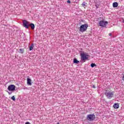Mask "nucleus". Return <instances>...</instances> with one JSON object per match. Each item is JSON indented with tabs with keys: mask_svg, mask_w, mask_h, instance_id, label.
Masks as SVG:
<instances>
[{
	"mask_svg": "<svg viewBox=\"0 0 124 124\" xmlns=\"http://www.w3.org/2000/svg\"><path fill=\"white\" fill-rule=\"evenodd\" d=\"M93 89H95V86L93 85Z\"/></svg>",
	"mask_w": 124,
	"mask_h": 124,
	"instance_id": "obj_22",
	"label": "nucleus"
},
{
	"mask_svg": "<svg viewBox=\"0 0 124 124\" xmlns=\"http://www.w3.org/2000/svg\"><path fill=\"white\" fill-rule=\"evenodd\" d=\"M33 44H32L31 46H29L30 51H31L33 49Z\"/></svg>",
	"mask_w": 124,
	"mask_h": 124,
	"instance_id": "obj_13",
	"label": "nucleus"
},
{
	"mask_svg": "<svg viewBox=\"0 0 124 124\" xmlns=\"http://www.w3.org/2000/svg\"><path fill=\"white\" fill-rule=\"evenodd\" d=\"M16 88V87L15 86V85L12 84L9 85L8 87V90L9 91V92H14V91H15V89Z\"/></svg>",
	"mask_w": 124,
	"mask_h": 124,
	"instance_id": "obj_7",
	"label": "nucleus"
},
{
	"mask_svg": "<svg viewBox=\"0 0 124 124\" xmlns=\"http://www.w3.org/2000/svg\"><path fill=\"white\" fill-rule=\"evenodd\" d=\"M67 3H71V1H70L69 0H68L67 1Z\"/></svg>",
	"mask_w": 124,
	"mask_h": 124,
	"instance_id": "obj_18",
	"label": "nucleus"
},
{
	"mask_svg": "<svg viewBox=\"0 0 124 124\" xmlns=\"http://www.w3.org/2000/svg\"><path fill=\"white\" fill-rule=\"evenodd\" d=\"M119 104H114V105H113V108H114V109H119Z\"/></svg>",
	"mask_w": 124,
	"mask_h": 124,
	"instance_id": "obj_11",
	"label": "nucleus"
},
{
	"mask_svg": "<svg viewBox=\"0 0 124 124\" xmlns=\"http://www.w3.org/2000/svg\"><path fill=\"white\" fill-rule=\"evenodd\" d=\"M19 51H20V53H21L22 54L24 53V50H23L22 49H20Z\"/></svg>",
	"mask_w": 124,
	"mask_h": 124,
	"instance_id": "obj_16",
	"label": "nucleus"
},
{
	"mask_svg": "<svg viewBox=\"0 0 124 124\" xmlns=\"http://www.w3.org/2000/svg\"><path fill=\"white\" fill-rule=\"evenodd\" d=\"M105 94L108 99H111V98L114 96V92H108L106 91L105 92Z\"/></svg>",
	"mask_w": 124,
	"mask_h": 124,
	"instance_id": "obj_2",
	"label": "nucleus"
},
{
	"mask_svg": "<svg viewBox=\"0 0 124 124\" xmlns=\"http://www.w3.org/2000/svg\"><path fill=\"white\" fill-rule=\"evenodd\" d=\"M11 99H12V100H13L14 101H15V96H13L11 97Z\"/></svg>",
	"mask_w": 124,
	"mask_h": 124,
	"instance_id": "obj_17",
	"label": "nucleus"
},
{
	"mask_svg": "<svg viewBox=\"0 0 124 124\" xmlns=\"http://www.w3.org/2000/svg\"><path fill=\"white\" fill-rule=\"evenodd\" d=\"M8 93L9 94H11V93H11V92H8Z\"/></svg>",
	"mask_w": 124,
	"mask_h": 124,
	"instance_id": "obj_23",
	"label": "nucleus"
},
{
	"mask_svg": "<svg viewBox=\"0 0 124 124\" xmlns=\"http://www.w3.org/2000/svg\"><path fill=\"white\" fill-rule=\"evenodd\" d=\"M88 27H89L88 24H83L80 26L79 28V31H80V32H84L86 31H87L88 29Z\"/></svg>",
	"mask_w": 124,
	"mask_h": 124,
	"instance_id": "obj_3",
	"label": "nucleus"
},
{
	"mask_svg": "<svg viewBox=\"0 0 124 124\" xmlns=\"http://www.w3.org/2000/svg\"><path fill=\"white\" fill-rule=\"evenodd\" d=\"M87 119L90 122H93L95 120V115L94 114H88L87 116Z\"/></svg>",
	"mask_w": 124,
	"mask_h": 124,
	"instance_id": "obj_4",
	"label": "nucleus"
},
{
	"mask_svg": "<svg viewBox=\"0 0 124 124\" xmlns=\"http://www.w3.org/2000/svg\"><path fill=\"white\" fill-rule=\"evenodd\" d=\"M73 63H76L77 64L78 63H80V61L77 60V59L75 58L74 59Z\"/></svg>",
	"mask_w": 124,
	"mask_h": 124,
	"instance_id": "obj_9",
	"label": "nucleus"
},
{
	"mask_svg": "<svg viewBox=\"0 0 124 124\" xmlns=\"http://www.w3.org/2000/svg\"><path fill=\"white\" fill-rule=\"evenodd\" d=\"M107 24H108V22L104 21V19H102L99 23L100 27H103V28H104V27H106V26H107Z\"/></svg>",
	"mask_w": 124,
	"mask_h": 124,
	"instance_id": "obj_5",
	"label": "nucleus"
},
{
	"mask_svg": "<svg viewBox=\"0 0 124 124\" xmlns=\"http://www.w3.org/2000/svg\"><path fill=\"white\" fill-rule=\"evenodd\" d=\"M90 66H91V67H94V66H96V64L92 63L91 64Z\"/></svg>",
	"mask_w": 124,
	"mask_h": 124,
	"instance_id": "obj_14",
	"label": "nucleus"
},
{
	"mask_svg": "<svg viewBox=\"0 0 124 124\" xmlns=\"http://www.w3.org/2000/svg\"><path fill=\"white\" fill-rule=\"evenodd\" d=\"M95 6L96 8H98V6L97 4H95Z\"/></svg>",
	"mask_w": 124,
	"mask_h": 124,
	"instance_id": "obj_19",
	"label": "nucleus"
},
{
	"mask_svg": "<svg viewBox=\"0 0 124 124\" xmlns=\"http://www.w3.org/2000/svg\"><path fill=\"white\" fill-rule=\"evenodd\" d=\"M88 56L89 55L87 54L86 53L84 52V51H81V53H80L81 62H85L89 59Z\"/></svg>",
	"mask_w": 124,
	"mask_h": 124,
	"instance_id": "obj_1",
	"label": "nucleus"
},
{
	"mask_svg": "<svg viewBox=\"0 0 124 124\" xmlns=\"http://www.w3.org/2000/svg\"><path fill=\"white\" fill-rule=\"evenodd\" d=\"M22 24L23 27H24L25 29H29V27H30V22L26 20H24L23 21Z\"/></svg>",
	"mask_w": 124,
	"mask_h": 124,
	"instance_id": "obj_6",
	"label": "nucleus"
},
{
	"mask_svg": "<svg viewBox=\"0 0 124 124\" xmlns=\"http://www.w3.org/2000/svg\"><path fill=\"white\" fill-rule=\"evenodd\" d=\"M25 124H31V123H30L29 122H27L25 123Z\"/></svg>",
	"mask_w": 124,
	"mask_h": 124,
	"instance_id": "obj_20",
	"label": "nucleus"
},
{
	"mask_svg": "<svg viewBox=\"0 0 124 124\" xmlns=\"http://www.w3.org/2000/svg\"><path fill=\"white\" fill-rule=\"evenodd\" d=\"M112 6H113V7H114V8L118 7V2H113Z\"/></svg>",
	"mask_w": 124,
	"mask_h": 124,
	"instance_id": "obj_12",
	"label": "nucleus"
},
{
	"mask_svg": "<svg viewBox=\"0 0 124 124\" xmlns=\"http://www.w3.org/2000/svg\"><path fill=\"white\" fill-rule=\"evenodd\" d=\"M109 36H112V33H109Z\"/></svg>",
	"mask_w": 124,
	"mask_h": 124,
	"instance_id": "obj_21",
	"label": "nucleus"
},
{
	"mask_svg": "<svg viewBox=\"0 0 124 124\" xmlns=\"http://www.w3.org/2000/svg\"><path fill=\"white\" fill-rule=\"evenodd\" d=\"M86 4H87V3H86V2H83L82 4L83 7H85V6H86Z\"/></svg>",
	"mask_w": 124,
	"mask_h": 124,
	"instance_id": "obj_15",
	"label": "nucleus"
},
{
	"mask_svg": "<svg viewBox=\"0 0 124 124\" xmlns=\"http://www.w3.org/2000/svg\"><path fill=\"white\" fill-rule=\"evenodd\" d=\"M29 27H31V30H34L35 26L33 23H31L29 24Z\"/></svg>",
	"mask_w": 124,
	"mask_h": 124,
	"instance_id": "obj_8",
	"label": "nucleus"
},
{
	"mask_svg": "<svg viewBox=\"0 0 124 124\" xmlns=\"http://www.w3.org/2000/svg\"><path fill=\"white\" fill-rule=\"evenodd\" d=\"M31 79L30 78H27V84L30 86L31 85Z\"/></svg>",
	"mask_w": 124,
	"mask_h": 124,
	"instance_id": "obj_10",
	"label": "nucleus"
},
{
	"mask_svg": "<svg viewBox=\"0 0 124 124\" xmlns=\"http://www.w3.org/2000/svg\"><path fill=\"white\" fill-rule=\"evenodd\" d=\"M123 22L124 23V20H123Z\"/></svg>",
	"mask_w": 124,
	"mask_h": 124,
	"instance_id": "obj_24",
	"label": "nucleus"
}]
</instances>
